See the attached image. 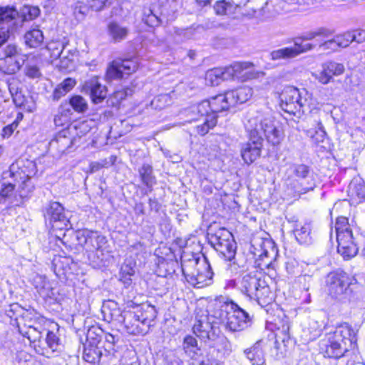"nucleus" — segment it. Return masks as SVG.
<instances>
[{"instance_id":"nucleus-1","label":"nucleus","mask_w":365,"mask_h":365,"mask_svg":"<svg viewBox=\"0 0 365 365\" xmlns=\"http://www.w3.org/2000/svg\"><path fill=\"white\" fill-rule=\"evenodd\" d=\"M249 139L240 145V155L244 162L250 165L259 158L263 147L264 134L267 141L273 145L279 144L282 140L280 130L274 125L272 119L258 117L250 118L246 124Z\"/></svg>"},{"instance_id":"nucleus-2","label":"nucleus","mask_w":365,"mask_h":365,"mask_svg":"<svg viewBox=\"0 0 365 365\" xmlns=\"http://www.w3.org/2000/svg\"><path fill=\"white\" fill-rule=\"evenodd\" d=\"M232 107L228 98L227 91L212 97L210 100H205L192 108V112L197 113L199 118H192L191 121H202L195 128L197 134L203 136L217 124V113L227 110Z\"/></svg>"},{"instance_id":"nucleus-3","label":"nucleus","mask_w":365,"mask_h":365,"mask_svg":"<svg viewBox=\"0 0 365 365\" xmlns=\"http://www.w3.org/2000/svg\"><path fill=\"white\" fill-rule=\"evenodd\" d=\"M213 316L225 329L235 332L240 331L252 324L253 316L240 307L233 300L226 299L220 302L219 306L213 311Z\"/></svg>"},{"instance_id":"nucleus-4","label":"nucleus","mask_w":365,"mask_h":365,"mask_svg":"<svg viewBox=\"0 0 365 365\" xmlns=\"http://www.w3.org/2000/svg\"><path fill=\"white\" fill-rule=\"evenodd\" d=\"M356 341L355 333L347 323H344L328 335L327 339L321 344L320 349L324 356L339 359L343 356Z\"/></svg>"},{"instance_id":"nucleus-5","label":"nucleus","mask_w":365,"mask_h":365,"mask_svg":"<svg viewBox=\"0 0 365 365\" xmlns=\"http://www.w3.org/2000/svg\"><path fill=\"white\" fill-rule=\"evenodd\" d=\"M240 284L241 292L262 307L273 300L272 292L263 274L257 269L243 274Z\"/></svg>"},{"instance_id":"nucleus-6","label":"nucleus","mask_w":365,"mask_h":365,"mask_svg":"<svg viewBox=\"0 0 365 365\" xmlns=\"http://www.w3.org/2000/svg\"><path fill=\"white\" fill-rule=\"evenodd\" d=\"M157 312L153 306L148 305L146 309L139 313L132 311H124L120 315H117L115 319L121 321L124 324L126 331L133 335L146 334L151 326V323L156 318Z\"/></svg>"},{"instance_id":"nucleus-7","label":"nucleus","mask_w":365,"mask_h":365,"mask_svg":"<svg viewBox=\"0 0 365 365\" xmlns=\"http://www.w3.org/2000/svg\"><path fill=\"white\" fill-rule=\"evenodd\" d=\"M40 14L37 6L25 5L19 11L14 6H0V21L11 36L21 29L24 23L31 21Z\"/></svg>"},{"instance_id":"nucleus-8","label":"nucleus","mask_w":365,"mask_h":365,"mask_svg":"<svg viewBox=\"0 0 365 365\" xmlns=\"http://www.w3.org/2000/svg\"><path fill=\"white\" fill-rule=\"evenodd\" d=\"M287 186L296 195H300L314 190L316 186L314 172L307 165L294 163L287 170Z\"/></svg>"},{"instance_id":"nucleus-9","label":"nucleus","mask_w":365,"mask_h":365,"mask_svg":"<svg viewBox=\"0 0 365 365\" xmlns=\"http://www.w3.org/2000/svg\"><path fill=\"white\" fill-rule=\"evenodd\" d=\"M309 97L306 90L300 91L295 87L288 86L279 94V105L284 112L300 118L309 108Z\"/></svg>"},{"instance_id":"nucleus-10","label":"nucleus","mask_w":365,"mask_h":365,"mask_svg":"<svg viewBox=\"0 0 365 365\" xmlns=\"http://www.w3.org/2000/svg\"><path fill=\"white\" fill-rule=\"evenodd\" d=\"M207 239L215 250L220 253L225 259L234 257L237 250V243L232 234L224 227H219L214 231L212 227L208 229Z\"/></svg>"},{"instance_id":"nucleus-11","label":"nucleus","mask_w":365,"mask_h":365,"mask_svg":"<svg viewBox=\"0 0 365 365\" xmlns=\"http://www.w3.org/2000/svg\"><path fill=\"white\" fill-rule=\"evenodd\" d=\"M2 187L0 190V203L5 201L12 194L16 183H20L19 187L22 191L29 187L28 182L30 178L22 170L13 164L9 170L2 173Z\"/></svg>"},{"instance_id":"nucleus-12","label":"nucleus","mask_w":365,"mask_h":365,"mask_svg":"<svg viewBox=\"0 0 365 365\" xmlns=\"http://www.w3.org/2000/svg\"><path fill=\"white\" fill-rule=\"evenodd\" d=\"M138 68V63L136 58L113 60L107 68L106 80L110 82L121 79L125 76H129L135 72Z\"/></svg>"},{"instance_id":"nucleus-13","label":"nucleus","mask_w":365,"mask_h":365,"mask_svg":"<svg viewBox=\"0 0 365 365\" xmlns=\"http://www.w3.org/2000/svg\"><path fill=\"white\" fill-rule=\"evenodd\" d=\"M351 284V278L344 271L330 273L327 277L329 293L335 299H341L348 292Z\"/></svg>"},{"instance_id":"nucleus-14","label":"nucleus","mask_w":365,"mask_h":365,"mask_svg":"<svg viewBox=\"0 0 365 365\" xmlns=\"http://www.w3.org/2000/svg\"><path fill=\"white\" fill-rule=\"evenodd\" d=\"M78 244L82 246L86 252L103 250L106 243V237L96 231L88 230H78L75 233Z\"/></svg>"},{"instance_id":"nucleus-15","label":"nucleus","mask_w":365,"mask_h":365,"mask_svg":"<svg viewBox=\"0 0 365 365\" xmlns=\"http://www.w3.org/2000/svg\"><path fill=\"white\" fill-rule=\"evenodd\" d=\"M274 325L276 329V341L272 351H275L274 356L276 359H280L284 357V353L280 347L279 341L285 343L290 339V323L289 319L283 315L282 317H279L274 319Z\"/></svg>"},{"instance_id":"nucleus-16","label":"nucleus","mask_w":365,"mask_h":365,"mask_svg":"<svg viewBox=\"0 0 365 365\" xmlns=\"http://www.w3.org/2000/svg\"><path fill=\"white\" fill-rule=\"evenodd\" d=\"M252 249L251 252L255 258V267L260 269L269 268L277 253L272 243L269 241H263L260 244L259 250H257L254 245Z\"/></svg>"},{"instance_id":"nucleus-17","label":"nucleus","mask_w":365,"mask_h":365,"mask_svg":"<svg viewBox=\"0 0 365 365\" xmlns=\"http://www.w3.org/2000/svg\"><path fill=\"white\" fill-rule=\"evenodd\" d=\"M18 327L19 332L29 340L30 343L33 344L36 351L41 355H45L46 351L43 339V330L40 329V326L29 325L26 329H24L20 326H18Z\"/></svg>"},{"instance_id":"nucleus-18","label":"nucleus","mask_w":365,"mask_h":365,"mask_svg":"<svg viewBox=\"0 0 365 365\" xmlns=\"http://www.w3.org/2000/svg\"><path fill=\"white\" fill-rule=\"evenodd\" d=\"M82 91L90 95L92 102L98 104L107 97V88L103 86L97 77L91 78L84 82Z\"/></svg>"},{"instance_id":"nucleus-19","label":"nucleus","mask_w":365,"mask_h":365,"mask_svg":"<svg viewBox=\"0 0 365 365\" xmlns=\"http://www.w3.org/2000/svg\"><path fill=\"white\" fill-rule=\"evenodd\" d=\"M344 71L342 63L335 61H327L322 65V71L316 76V78L322 84H327L334 76H339Z\"/></svg>"},{"instance_id":"nucleus-20","label":"nucleus","mask_w":365,"mask_h":365,"mask_svg":"<svg viewBox=\"0 0 365 365\" xmlns=\"http://www.w3.org/2000/svg\"><path fill=\"white\" fill-rule=\"evenodd\" d=\"M217 324H215L212 329H209L208 331L202 332L200 339L204 340L209 346L216 348L218 351H220V346L227 349V346H230L229 342L226 338L219 334L220 329Z\"/></svg>"},{"instance_id":"nucleus-21","label":"nucleus","mask_w":365,"mask_h":365,"mask_svg":"<svg viewBox=\"0 0 365 365\" xmlns=\"http://www.w3.org/2000/svg\"><path fill=\"white\" fill-rule=\"evenodd\" d=\"M44 217L51 222H58L63 224L65 226H67L68 222L64 207L58 202H50L45 207Z\"/></svg>"},{"instance_id":"nucleus-22","label":"nucleus","mask_w":365,"mask_h":365,"mask_svg":"<svg viewBox=\"0 0 365 365\" xmlns=\"http://www.w3.org/2000/svg\"><path fill=\"white\" fill-rule=\"evenodd\" d=\"M182 272L187 282L197 288H202L212 284L211 274L207 273V276L199 274L195 272H188L186 265H182Z\"/></svg>"},{"instance_id":"nucleus-23","label":"nucleus","mask_w":365,"mask_h":365,"mask_svg":"<svg viewBox=\"0 0 365 365\" xmlns=\"http://www.w3.org/2000/svg\"><path fill=\"white\" fill-rule=\"evenodd\" d=\"M76 138L66 135V132L59 133L54 139L50 142V147L58 150V153L68 152L72 148Z\"/></svg>"},{"instance_id":"nucleus-24","label":"nucleus","mask_w":365,"mask_h":365,"mask_svg":"<svg viewBox=\"0 0 365 365\" xmlns=\"http://www.w3.org/2000/svg\"><path fill=\"white\" fill-rule=\"evenodd\" d=\"M244 354L252 365H264V351L261 346V342H256L252 347L246 349Z\"/></svg>"},{"instance_id":"nucleus-25","label":"nucleus","mask_w":365,"mask_h":365,"mask_svg":"<svg viewBox=\"0 0 365 365\" xmlns=\"http://www.w3.org/2000/svg\"><path fill=\"white\" fill-rule=\"evenodd\" d=\"M228 98L232 106L247 101L252 96V90L248 86L240 87L235 90L228 91Z\"/></svg>"},{"instance_id":"nucleus-26","label":"nucleus","mask_w":365,"mask_h":365,"mask_svg":"<svg viewBox=\"0 0 365 365\" xmlns=\"http://www.w3.org/2000/svg\"><path fill=\"white\" fill-rule=\"evenodd\" d=\"M24 43L29 48H38L43 43V31L36 26L27 31L24 36Z\"/></svg>"},{"instance_id":"nucleus-27","label":"nucleus","mask_w":365,"mask_h":365,"mask_svg":"<svg viewBox=\"0 0 365 365\" xmlns=\"http://www.w3.org/2000/svg\"><path fill=\"white\" fill-rule=\"evenodd\" d=\"M107 30L109 37L114 43L125 40L129 34V29L127 27L123 26L115 21L110 22Z\"/></svg>"},{"instance_id":"nucleus-28","label":"nucleus","mask_w":365,"mask_h":365,"mask_svg":"<svg viewBox=\"0 0 365 365\" xmlns=\"http://www.w3.org/2000/svg\"><path fill=\"white\" fill-rule=\"evenodd\" d=\"M294 234L297 241L302 245H310L313 242L311 225H297L294 229Z\"/></svg>"},{"instance_id":"nucleus-29","label":"nucleus","mask_w":365,"mask_h":365,"mask_svg":"<svg viewBox=\"0 0 365 365\" xmlns=\"http://www.w3.org/2000/svg\"><path fill=\"white\" fill-rule=\"evenodd\" d=\"M138 172L142 183L149 189V191H151L153 185L156 184L153 166L148 163H144L138 168Z\"/></svg>"},{"instance_id":"nucleus-30","label":"nucleus","mask_w":365,"mask_h":365,"mask_svg":"<svg viewBox=\"0 0 365 365\" xmlns=\"http://www.w3.org/2000/svg\"><path fill=\"white\" fill-rule=\"evenodd\" d=\"M13 102L16 107L21 108L27 112H33L35 109V103L30 96H26L23 91L14 93L11 96Z\"/></svg>"},{"instance_id":"nucleus-31","label":"nucleus","mask_w":365,"mask_h":365,"mask_svg":"<svg viewBox=\"0 0 365 365\" xmlns=\"http://www.w3.org/2000/svg\"><path fill=\"white\" fill-rule=\"evenodd\" d=\"M216 319L213 316V313L205 319H198L196 321L193 326V332L197 336L201 338L202 332H207L209 329H212L215 324H217V322L214 321Z\"/></svg>"},{"instance_id":"nucleus-32","label":"nucleus","mask_w":365,"mask_h":365,"mask_svg":"<svg viewBox=\"0 0 365 365\" xmlns=\"http://www.w3.org/2000/svg\"><path fill=\"white\" fill-rule=\"evenodd\" d=\"M0 66L4 73L13 74L20 70L21 63L18 57H9L0 58Z\"/></svg>"},{"instance_id":"nucleus-33","label":"nucleus","mask_w":365,"mask_h":365,"mask_svg":"<svg viewBox=\"0 0 365 365\" xmlns=\"http://www.w3.org/2000/svg\"><path fill=\"white\" fill-rule=\"evenodd\" d=\"M253 64L250 62H235L229 66L224 67L225 71V79H231L238 76L245 69L251 68Z\"/></svg>"},{"instance_id":"nucleus-34","label":"nucleus","mask_w":365,"mask_h":365,"mask_svg":"<svg viewBox=\"0 0 365 365\" xmlns=\"http://www.w3.org/2000/svg\"><path fill=\"white\" fill-rule=\"evenodd\" d=\"M102 356L101 350L98 346L85 344L83 358L90 364H98Z\"/></svg>"},{"instance_id":"nucleus-35","label":"nucleus","mask_w":365,"mask_h":365,"mask_svg":"<svg viewBox=\"0 0 365 365\" xmlns=\"http://www.w3.org/2000/svg\"><path fill=\"white\" fill-rule=\"evenodd\" d=\"M205 80L212 86L219 85L222 81H227V79H225V68H214L208 70L205 74Z\"/></svg>"},{"instance_id":"nucleus-36","label":"nucleus","mask_w":365,"mask_h":365,"mask_svg":"<svg viewBox=\"0 0 365 365\" xmlns=\"http://www.w3.org/2000/svg\"><path fill=\"white\" fill-rule=\"evenodd\" d=\"M190 262L198 266L195 272L199 273V274H203L205 276H207V273H209L211 274V281H212L214 272L207 257L203 255L202 259L199 257L194 258L192 260L190 261Z\"/></svg>"},{"instance_id":"nucleus-37","label":"nucleus","mask_w":365,"mask_h":365,"mask_svg":"<svg viewBox=\"0 0 365 365\" xmlns=\"http://www.w3.org/2000/svg\"><path fill=\"white\" fill-rule=\"evenodd\" d=\"M104 334L103 330L98 326L91 327L86 333V344L88 345L98 346Z\"/></svg>"},{"instance_id":"nucleus-38","label":"nucleus","mask_w":365,"mask_h":365,"mask_svg":"<svg viewBox=\"0 0 365 365\" xmlns=\"http://www.w3.org/2000/svg\"><path fill=\"white\" fill-rule=\"evenodd\" d=\"M103 250L88 252V260L90 264L93 268H100L105 265V262L108 261V255H105Z\"/></svg>"},{"instance_id":"nucleus-39","label":"nucleus","mask_w":365,"mask_h":365,"mask_svg":"<svg viewBox=\"0 0 365 365\" xmlns=\"http://www.w3.org/2000/svg\"><path fill=\"white\" fill-rule=\"evenodd\" d=\"M269 56L272 60L277 61V60H287L293 58L297 56V51L293 48V47H284L282 48H279L274 51H272L269 53Z\"/></svg>"},{"instance_id":"nucleus-40","label":"nucleus","mask_w":365,"mask_h":365,"mask_svg":"<svg viewBox=\"0 0 365 365\" xmlns=\"http://www.w3.org/2000/svg\"><path fill=\"white\" fill-rule=\"evenodd\" d=\"M332 34L333 31L325 27H319L314 31L306 32L301 35L300 36L297 37L296 38H300L301 41H311L317 36L327 38L330 36Z\"/></svg>"},{"instance_id":"nucleus-41","label":"nucleus","mask_w":365,"mask_h":365,"mask_svg":"<svg viewBox=\"0 0 365 365\" xmlns=\"http://www.w3.org/2000/svg\"><path fill=\"white\" fill-rule=\"evenodd\" d=\"M72 109L78 113H83L88 109L87 101L80 95H74L69 99Z\"/></svg>"},{"instance_id":"nucleus-42","label":"nucleus","mask_w":365,"mask_h":365,"mask_svg":"<svg viewBox=\"0 0 365 365\" xmlns=\"http://www.w3.org/2000/svg\"><path fill=\"white\" fill-rule=\"evenodd\" d=\"M132 89L126 88L121 90H118L108 98L107 103L112 106H118L120 102L127 96L132 95Z\"/></svg>"},{"instance_id":"nucleus-43","label":"nucleus","mask_w":365,"mask_h":365,"mask_svg":"<svg viewBox=\"0 0 365 365\" xmlns=\"http://www.w3.org/2000/svg\"><path fill=\"white\" fill-rule=\"evenodd\" d=\"M66 44L61 42L53 43L48 45V50L51 51V57L53 58H68L69 51H66Z\"/></svg>"},{"instance_id":"nucleus-44","label":"nucleus","mask_w":365,"mask_h":365,"mask_svg":"<svg viewBox=\"0 0 365 365\" xmlns=\"http://www.w3.org/2000/svg\"><path fill=\"white\" fill-rule=\"evenodd\" d=\"M237 6L227 2L224 0L217 1L214 5V9L217 15H227L235 13Z\"/></svg>"},{"instance_id":"nucleus-45","label":"nucleus","mask_w":365,"mask_h":365,"mask_svg":"<svg viewBox=\"0 0 365 365\" xmlns=\"http://www.w3.org/2000/svg\"><path fill=\"white\" fill-rule=\"evenodd\" d=\"M71 262H72L71 258L62 256L55 257L52 262L54 271L56 272L63 271V273H66L68 269H70L69 264Z\"/></svg>"},{"instance_id":"nucleus-46","label":"nucleus","mask_w":365,"mask_h":365,"mask_svg":"<svg viewBox=\"0 0 365 365\" xmlns=\"http://www.w3.org/2000/svg\"><path fill=\"white\" fill-rule=\"evenodd\" d=\"M59 338L56 334L52 331H47L46 339H43L45 350L50 349L52 351L57 349L59 345Z\"/></svg>"},{"instance_id":"nucleus-47","label":"nucleus","mask_w":365,"mask_h":365,"mask_svg":"<svg viewBox=\"0 0 365 365\" xmlns=\"http://www.w3.org/2000/svg\"><path fill=\"white\" fill-rule=\"evenodd\" d=\"M73 110L72 109L70 101H64L61 103L58 107V114L54 118L55 123H58V120H61V117L68 118L73 114Z\"/></svg>"},{"instance_id":"nucleus-48","label":"nucleus","mask_w":365,"mask_h":365,"mask_svg":"<svg viewBox=\"0 0 365 365\" xmlns=\"http://www.w3.org/2000/svg\"><path fill=\"white\" fill-rule=\"evenodd\" d=\"M170 98L167 94H161L155 96L151 101L152 108L156 110H161L170 104Z\"/></svg>"},{"instance_id":"nucleus-49","label":"nucleus","mask_w":365,"mask_h":365,"mask_svg":"<svg viewBox=\"0 0 365 365\" xmlns=\"http://www.w3.org/2000/svg\"><path fill=\"white\" fill-rule=\"evenodd\" d=\"M335 230L336 232V237L339 234H344L345 232H352L350 229V225L348 222V219L345 217H339L336 219L335 224Z\"/></svg>"},{"instance_id":"nucleus-50","label":"nucleus","mask_w":365,"mask_h":365,"mask_svg":"<svg viewBox=\"0 0 365 365\" xmlns=\"http://www.w3.org/2000/svg\"><path fill=\"white\" fill-rule=\"evenodd\" d=\"M143 21L145 24L151 27L158 26L160 24V19L150 9L144 11Z\"/></svg>"},{"instance_id":"nucleus-51","label":"nucleus","mask_w":365,"mask_h":365,"mask_svg":"<svg viewBox=\"0 0 365 365\" xmlns=\"http://www.w3.org/2000/svg\"><path fill=\"white\" fill-rule=\"evenodd\" d=\"M349 190L352 195H355L359 200H365V184L363 182L355 183L351 182L349 185Z\"/></svg>"},{"instance_id":"nucleus-52","label":"nucleus","mask_w":365,"mask_h":365,"mask_svg":"<svg viewBox=\"0 0 365 365\" xmlns=\"http://www.w3.org/2000/svg\"><path fill=\"white\" fill-rule=\"evenodd\" d=\"M183 349L185 352H189L190 354L192 353L195 354L196 351L199 350L196 339L190 335L185 336L183 341Z\"/></svg>"},{"instance_id":"nucleus-53","label":"nucleus","mask_w":365,"mask_h":365,"mask_svg":"<svg viewBox=\"0 0 365 365\" xmlns=\"http://www.w3.org/2000/svg\"><path fill=\"white\" fill-rule=\"evenodd\" d=\"M6 85L8 86L9 91L11 96L14 93H19L22 91V84L21 81L15 77L11 76L6 80Z\"/></svg>"},{"instance_id":"nucleus-54","label":"nucleus","mask_w":365,"mask_h":365,"mask_svg":"<svg viewBox=\"0 0 365 365\" xmlns=\"http://www.w3.org/2000/svg\"><path fill=\"white\" fill-rule=\"evenodd\" d=\"M335 38L339 48H346L349 46L351 42L354 41L352 32L350 31L337 35L335 36Z\"/></svg>"},{"instance_id":"nucleus-55","label":"nucleus","mask_w":365,"mask_h":365,"mask_svg":"<svg viewBox=\"0 0 365 365\" xmlns=\"http://www.w3.org/2000/svg\"><path fill=\"white\" fill-rule=\"evenodd\" d=\"M337 252L343 257L344 259H349L354 256L358 252V247L356 245H351L349 247H341V248H337Z\"/></svg>"},{"instance_id":"nucleus-56","label":"nucleus","mask_w":365,"mask_h":365,"mask_svg":"<svg viewBox=\"0 0 365 365\" xmlns=\"http://www.w3.org/2000/svg\"><path fill=\"white\" fill-rule=\"evenodd\" d=\"M336 240L338 242L337 248H341V247H349L351 245H356L353 241V235L352 232H345L344 234H339L336 237Z\"/></svg>"},{"instance_id":"nucleus-57","label":"nucleus","mask_w":365,"mask_h":365,"mask_svg":"<svg viewBox=\"0 0 365 365\" xmlns=\"http://www.w3.org/2000/svg\"><path fill=\"white\" fill-rule=\"evenodd\" d=\"M300 38H294L293 48L297 51V56L314 49L315 46L312 43H303Z\"/></svg>"},{"instance_id":"nucleus-58","label":"nucleus","mask_w":365,"mask_h":365,"mask_svg":"<svg viewBox=\"0 0 365 365\" xmlns=\"http://www.w3.org/2000/svg\"><path fill=\"white\" fill-rule=\"evenodd\" d=\"M90 7L81 2L77 3L73 8V14L76 19L78 21L84 19L87 14Z\"/></svg>"},{"instance_id":"nucleus-59","label":"nucleus","mask_w":365,"mask_h":365,"mask_svg":"<svg viewBox=\"0 0 365 365\" xmlns=\"http://www.w3.org/2000/svg\"><path fill=\"white\" fill-rule=\"evenodd\" d=\"M19 51L17 46L14 44L7 45L3 50L2 53H0V58L19 57Z\"/></svg>"},{"instance_id":"nucleus-60","label":"nucleus","mask_w":365,"mask_h":365,"mask_svg":"<svg viewBox=\"0 0 365 365\" xmlns=\"http://www.w3.org/2000/svg\"><path fill=\"white\" fill-rule=\"evenodd\" d=\"M108 0H87L91 9L95 11H100L107 6Z\"/></svg>"},{"instance_id":"nucleus-61","label":"nucleus","mask_w":365,"mask_h":365,"mask_svg":"<svg viewBox=\"0 0 365 365\" xmlns=\"http://www.w3.org/2000/svg\"><path fill=\"white\" fill-rule=\"evenodd\" d=\"M225 260L229 262V263L227 265V270L230 272L231 274H237L240 272L244 270L241 267H240V264L235 260V255H234L233 258Z\"/></svg>"},{"instance_id":"nucleus-62","label":"nucleus","mask_w":365,"mask_h":365,"mask_svg":"<svg viewBox=\"0 0 365 365\" xmlns=\"http://www.w3.org/2000/svg\"><path fill=\"white\" fill-rule=\"evenodd\" d=\"M26 75L31 78H39L41 76V71L38 66L34 65H29L26 68Z\"/></svg>"},{"instance_id":"nucleus-63","label":"nucleus","mask_w":365,"mask_h":365,"mask_svg":"<svg viewBox=\"0 0 365 365\" xmlns=\"http://www.w3.org/2000/svg\"><path fill=\"white\" fill-rule=\"evenodd\" d=\"M319 48L324 51H325V50L336 51L339 47H338V45L336 44V41L334 37L332 39L325 41L323 43H321L319 44Z\"/></svg>"},{"instance_id":"nucleus-64","label":"nucleus","mask_w":365,"mask_h":365,"mask_svg":"<svg viewBox=\"0 0 365 365\" xmlns=\"http://www.w3.org/2000/svg\"><path fill=\"white\" fill-rule=\"evenodd\" d=\"M75 79L67 78L58 84L66 92L68 93L76 85Z\"/></svg>"}]
</instances>
